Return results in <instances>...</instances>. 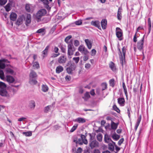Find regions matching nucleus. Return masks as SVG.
<instances>
[{
  "label": "nucleus",
  "mask_w": 153,
  "mask_h": 153,
  "mask_svg": "<svg viewBox=\"0 0 153 153\" xmlns=\"http://www.w3.org/2000/svg\"><path fill=\"white\" fill-rule=\"evenodd\" d=\"M73 141L76 144H79L80 145H82L83 143L87 144L88 143L87 140L86 139V137L83 134L81 135V138L79 139L78 140L77 139H74Z\"/></svg>",
  "instance_id": "5"
},
{
  "label": "nucleus",
  "mask_w": 153,
  "mask_h": 153,
  "mask_svg": "<svg viewBox=\"0 0 153 153\" xmlns=\"http://www.w3.org/2000/svg\"><path fill=\"white\" fill-rule=\"evenodd\" d=\"M72 38V36L71 35H69L67 36L65 39V42L68 44L69 43L68 42V41Z\"/></svg>",
  "instance_id": "46"
},
{
  "label": "nucleus",
  "mask_w": 153,
  "mask_h": 153,
  "mask_svg": "<svg viewBox=\"0 0 153 153\" xmlns=\"http://www.w3.org/2000/svg\"><path fill=\"white\" fill-rule=\"evenodd\" d=\"M124 139L123 138H121L118 142V145L120 146L124 141Z\"/></svg>",
  "instance_id": "62"
},
{
  "label": "nucleus",
  "mask_w": 153,
  "mask_h": 153,
  "mask_svg": "<svg viewBox=\"0 0 153 153\" xmlns=\"http://www.w3.org/2000/svg\"><path fill=\"white\" fill-rule=\"evenodd\" d=\"M33 67L37 69L39 68V65L38 62H33Z\"/></svg>",
  "instance_id": "44"
},
{
  "label": "nucleus",
  "mask_w": 153,
  "mask_h": 153,
  "mask_svg": "<svg viewBox=\"0 0 153 153\" xmlns=\"http://www.w3.org/2000/svg\"><path fill=\"white\" fill-rule=\"evenodd\" d=\"M90 97V96L89 94V93L88 92H86L85 94L84 95V96L82 98L83 99H84L85 100H87Z\"/></svg>",
  "instance_id": "38"
},
{
  "label": "nucleus",
  "mask_w": 153,
  "mask_h": 153,
  "mask_svg": "<svg viewBox=\"0 0 153 153\" xmlns=\"http://www.w3.org/2000/svg\"><path fill=\"white\" fill-rule=\"evenodd\" d=\"M38 1L42 2L45 5V8L48 10H50L51 7L48 5L49 2L48 0H38Z\"/></svg>",
  "instance_id": "16"
},
{
  "label": "nucleus",
  "mask_w": 153,
  "mask_h": 153,
  "mask_svg": "<svg viewBox=\"0 0 153 153\" xmlns=\"http://www.w3.org/2000/svg\"><path fill=\"white\" fill-rule=\"evenodd\" d=\"M17 14L15 13L12 12L10 15V18L11 20L15 21L17 19Z\"/></svg>",
  "instance_id": "24"
},
{
  "label": "nucleus",
  "mask_w": 153,
  "mask_h": 153,
  "mask_svg": "<svg viewBox=\"0 0 153 153\" xmlns=\"http://www.w3.org/2000/svg\"><path fill=\"white\" fill-rule=\"evenodd\" d=\"M74 122H76L79 123H83L86 122V120L83 118L78 117L73 120Z\"/></svg>",
  "instance_id": "14"
},
{
  "label": "nucleus",
  "mask_w": 153,
  "mask_h": 153,
  "mask_svg": "<svg viewBox=\"0 0 153 153\" xmlns=\"http://www.w3.org/2000/svg\"><path fill=\"white\" fill-rule=\"evenodd\" d=\"M144 41V36L142 38L141 40L139 41L137 43V47L138 49L140 51H143V43Z\"/></svg>",
  "instance_id": "9"
},
{
  "label": "nucleus",
  "mask_w": 153,
  "mask_h": 153,
  "mask_svg": "<svg viewBox=\"0 0 153 153\" xmlns=\"http://www.w3.org/2000/svg\"><path fill=\"white\" fill-rule=\"evenodd\" d=\"M113 143L114 145V146L115 147V150L116 151H115L114 152L115 153H117L120 150V148L118 147V146L116 144L115 142H113Z\"/></svg>",
  "instance_id": "41"
},
{
  "label": "nucleus",
  "mask_w": 153,
  "mask_h": 153,
  "mask_svg": "<svg viewBox=\"0 0 153 153\" xmlns=\"http://www.w3.org/2000/svg\"><path fill=\"white\" fill-rule=\"evenodd\" d=\"M45 30V29L43 28H42L38 30L36 32L37 33H41L44 32Z\"/></svg>",
  "instance_id": "53"
},
{
  "label": "nucleus",
  "mask_w": 153,
  "mask_h": 153,
  "mask_svg": "<svg viewBox=\"0 0 153 153\" xmlns=\"http://www.w3.org/2000/svg\"><path fill=\"white\" fill-rule=\"evenodd\" d=\"M148 27L149 31V33L151 30V21L150 18H149L148 19Z\"/></svg>",
  "instance_id": "40"
},
{
  "label": "nucleus",
  "mask_w": 153,
  "mask_h": 153,
  "mask_svg": "<svg viewBox=\"0 0 153 153\" xmlns=\"http://www.w3.org/2000/svg\"><path fill=\"white\" fill-rule=\"evenodd\" d=\"M101 86L102 87V90L103 91L106 89L107 88V85L106 83H102V84Z\"/></svg>",
  "instance_id": "49"
},
{
  "label": "nucleus",
  "mask_w": 153,
  "mask_h": 153,
  "mask_svg": "<svg viewBox=\"0 0 153 153\" xmlns=\"http://www.w3.org/2000/svg\"><path fill=\"white\" fill-rule=\"evenodd\" d=\"M127 114H128V117L129 118H130L131 117V109L130 107H128L127 108Z\"/></svg>",
  "instance_id": "51"
},
{
  "label": "nucleus",
  "mask_w": 153,
  "mask_h": 153,
  "mask_svg": "<svg viewBox=\"0 0 153 153\" xmlns=\"http://www.w3.org/2000/svg\"><path fill=\"white\" fill-rule=\"evenodd\" d=\"M6 71L7 73H8L11 74H13L14 73L13 71L10 68H6Z\"/></svg>",
  "instance_id": "42"
},
{
  "label": "nucleus",
  "mask_w": 153,
  "mask_h": 153,
  "mask_svg": "<svg viewBox=\"0 0 153 153\" xmlns=\"http://www.w3.org/2000/svg\"><path fill=\"white\" fill-rule=\"evenodd\" d=\"M59 48L55 46L53 48V51L56 53H59Z\"/></svg>",
  "instance_id": "61"
},
{
  "label": "nucleus",
  "mask_w": 153,
  "mask_h": 153,
  "mask_svg": "<svg viewBox=\"0 0 153 153\" xmlns=\"http://www.w3.org/2000/svg\"><path fill=\"white\" fill-rule=\"evenodd\" d=\"M112 137L115 140L117 141L119 139L120 136L115 133L112 135Z\"/></svg>",
  "instance_id": "35"
},
{
  "label": "nucleus",
  "mask_w": 153,
  "mask_h": 153,
  "mask_svg": "<svg viewBox=\"0 0 153 153\" xmlns=\"http://www.w3.org/2000/svg\"><path fill=\"white\" fill-rule=\"evenodd\" d=\"M46 13V11L44 9H42L37 12L34 15L35 19L38 22L41 21L42 17L44 16Z\"/></svg>",
  "instance_id": "3"
},
{
  "label": "nucleus",
  "mask_w": 153,
  "mask_h": 153,
  "mask_svg": "<svg viewBox=\"0 0 153 153\" xmlns=\"http://www.w3.org/2000/svg\"><path fill=\"white\" fill-rule=\"evenodd\" d=\"M96 51L95 49H92L91 51V55L92 56H95L96 53Z\"/></svg>",
  "instance_id": "55"
},
{
  "label": "nucleus",
  "mask_w": 153,
  "mask_h": 153,
  "mask_svg": "<svg viewBox=\"0 0 153 153\" xmlns=\"http://www.w3.org/2000/svg\"><path fill=\"white\" fill-rule=\"evenodd\" d=\"M65 79L67 81H70L71 79V77L69 75H67L65 76Z\"/></svg>",
  "instance_id": "64"
},
{
  "label": "nucleus",
  "mask_w": 153,
  "mask_h": 153,
  "mask_svg": "<svg viewBox=\"0 0 153 153\" xmlns=\"http://www.w3.org/2000/svg\"><path fill=\"white\" fill-rule=\"evenodd\" d=\"M79 59L80 58L79 57H74L73 58V60L75 62L76 64H77L79 62Z\"/></svg>",
  "instance_id": "48"
},
{
  "label": "nucleus",
  "mask_w": 153,
  "mask_h": 153,
  "mask_svg": "<svg viewBox=\"0 0 153 153\" xmlns=\"http://www.w3.org/2000/svg\"><path fill=\"white\" fill-rule=\"evenodd\" d=\"M36 106V103L34 101L32 100L30 101L29 106L32 109H33Z\"/></svg>",
  "instance_id": "27"
},
{
  "label": "nucleus",
  "mask_w": 153,
  "mask_h": 153,
  "mask_svg": "<svg viewBox=\"0 0 153 153\" xmlns=\"http://www.w3.org/2000/svg\"><path fill=\"white\" fill-rule=\"evenodd\" d=\"M24 18V16H20L18 18L16 22V24L18 25L22 24L23 22V20Z\"/></svg>",
  "instance_id": "20"
},
{
  "label": "nucleus",
  "mask_w": 153,
  "mask_h": 153,
  "mask_svg": "<svg viewBox=\"0 0 153 153\" xmlns=\"http://www.w3.org/2000/svg\"><path fill=\"white\" fill-rule=\"evenodd\" d=\"M85 42L88 48L89 49H91L92 46V44L91 41L87 39L85 40Z\"/></svg>",
  "instance_id": "21"
},
{
  "label": "nucleus",
  "mask_w": 153,
  "mask_h": 153,
  "mask_svg": "<svg viewBox=\"0 0 153 153\" xmlns=\"http://www.w3.org/2000/svg\"><path fill=\"white\" fill-rule=\"evenodd\" d=\"M122 8L121 7H119L118 10L117 15V19L119 20H121L122 18Z\"/></svg>",
  "instance_id": "23"
},
{
  "label": "nucleus",
  "mask_w": 153,
  "mask_h": 153,
  "mask_svg": "<svg viewBox=\"0 0 153 153\" xmlns=\"http://www.w3.org/2000/svg\"><path fill=\"white\" fill-rule=\"evenodd\" d=\"M0 95L2 96L9 97L6 90V85L1 82H0Z\"/></svg>",
  "instance_id": "4"
},
{
  "label": "nucleus",
  "mask_w": 153,
  "mask_h": 153,
  "mask_svg": "<svg viewBox=\"0 0 153 153\" xmlns=\"http://www.w3.org/2000/svg\"><path fill=\"white\" fill-rule=\"evenodd\" d=\"M51 107L50 105L47 106L45 107V108L44 111L46 113H47L48 112V111L49 110L50 108V107Z\"/></svg>",
  "instance_id": "58"
},
{
  "label": "nucleus",
  "mask_w": 153,
  "mask_h": 153,
  "mask_svg": "<svg viewBox=\"0 0 153 153\" xmlns=\"http://www.w3.org/2000/svg\"><path fill=\"white\" fill-rule=\"evenodd\" d=\"M76 67V65L74 63L71 64L70 66L66 68V70L67 72L69 74H72L73 71L75 70Z\"/></svg>",
  "instance_id": "8"
},
{
  "label": "nucleus",
  "mask_w": 153,
  "mask_h": 153,
  "mask_svg": "<svg viewBox=\"0 0 153 153\" xmlns=\"http://www.w3.org/2000/svg\"><path fill=\"white\" fill-rule=\"evenodd\" d=\"M60 55V53H53L52 54L51 57L52 58H55L58 56Z\"/></svg>",
  "instance_id": "52"
},
{
  "label": "nucleus",
  "mask_w": 153,
  "mask_h": 153,
  "mask_svg": "<svg viewBox=\"0 0 153 153\" xmlns=\"http://www.w3.org/2000/svg\"><path fill=\"white\" fill-rule=\"evenodd\" d=\"M109 67L113 71H114L116 70V67L114 62H111L109 64Z\"/></svg>",
  "instance_id": "34"
},
{
  "label": "nucleus",
  "mask_w": 153,
  "mask_h": 153,
  "mask_svg": "<svg viewBox=\"0 0 153 153\" xmlns=\"http://www.w3.org/2000/svg\"><path fill=\"white\" fill-rule=\"evenodd\" d=\"M78 126V124H75L71 129L70 132H74L75 130H76L77 127Z\"/></svg>",
  "instance_id": "43"
},
{
  "label": "nucleus",
  "mask_w": 153,
  "mask_h": 153,
  "mask_svg": "<svg viewBox=\"0 0 153 153\" xmlns=\"http://www.w3.org/2000/svg\"><path fill=\"white\" fill-rule=\"evenodd\" d=\"M31 21V16L30 14H27V18L26 20V25H27V24L30 23Z\"/></svg>",
  "instance_id": "29"
},
{
  "label": "nucleus",
  "mask_w": 153,
  "mask_h": 153,
  "mask_svg": "<svg viewBox=\"0 0 153 153\" xmlns=\"http://www.w3.org/2000/svg\"><path fill=\"white\" fill-rule=\"evenodd\" d=\"M37 82L36 78H29V83L31 85L36 84Z\"/></svg>",
  "instance_id": "30"
},
{
  "label": "nucleus",
  "mask_w": 153,
  "mask_h": 153,
  "mask_svg": "<svg viewBox=\"0 0 153 153\" xmlns=\"http://www.w3.org/2000/svg\"><path fill=\"white\" fill-rule=\"evenodd\" d=\"M122 86L124 90L125 94L126 95V97H127L128 96L127 89L124 82H122Z\"/></svg>",
  "instance_id": "36"
},
{
  "label": "nucleus",
  "mask_w": 153,
  "mask_h": 153,
  "mask_svg": "<svg viewBox=\"0 0 153 153\" xmlns=\"http://www.w3.org/2000/svg\"><path fill=\"white\" fill-rule=\"evenodd\" d=\"M67 60V58L64 56H60L58 59V62L61 64L65 63Z\"/></svg>",
  "instance_id": "11"
},
{
  "label": "nucleus",
  "mask_w": 153,
  "mask_h": 153,
  "mask_svg": "<svg viewBox=\"0 0 153 153\" xmlns=\"http://www.w3.org/2000/svg\"><path fill=\"white\" fill-rule=\"evenodd\" d=\"M48 87L46 85H42V91L45 92H47L48 90Z\"/></svg>",
  "instance_id": "33"
},
{
  "label": "nucleus",
  "mask_w": 153,
  "mask_h": 153,
  "mask_svg": "<svg viewBox=\"0 0 153 153\" xmlns=\"http://www.w3.org/2000/svg\"><path fill=\"white\" fill-rule=\"evenodd\" d=\"M23 134L27 137L30 136L32 134V132L30 131L24 132Z\"/></svg>",
  "instance_id": "45"
},
{
  "label": "nucleus",
  "mask_w": 153,
  "mask_h": 153,
  "mask_svg": "<svg viewBox=\"0 0 153 153\" xmlns=\"http://www.w3.org/2000/svg\"><path fill=\"white\" fill-rule=\"evenodd\" d=\"M8 61L7 59H0V78L1 79L4 78V75L3 70L6 67V63Z\"/></svg>",
  "instance_id": "1"
},
{
  "label": "nucleus",
  "mask_w": 153,
  "mask_h": 153,
  "mask_svg": "<svg viewBox=\"0 0 153 153\" xmlns=\"http://www.w3.org/2000/svg\"><path fill=\"white\" fill-rule=\"evenodd\" d=\"M104 141L106 143H109L110 142L113 143V142L110 138V136L107 134H105L104 136Z\"/></svg>",
  "instance_id": "17"
},
{
  "label": "nucleus",
  "mask_w": 153,
  "mask_h": 153,
  "mask_svg": "<svg viewBox=\"0 0 153 153\" xmlns=\"http://www.w3.org/2000/svg\"><path fill=\"white\" fill-rule=\"evenodd\" d=\"M75 23L76 25H79L82 24V22L81 20H78L76 21Z\"/></svg>",
  "instance_id": "57"
},
{
  "label": "nucleus",
  "mask_w": 153,
  "mask_h": 153,
  "mask_svg": "<svg viewBox=\"0 0 153 153\" xmlns=\"http://www.w3.org/2000/svg\"><path fill=\"white\" fill-rule=\"evenodd\" d=\"M5 8L6 11L7 12L9 11L10 10V6L8 4H7L5 6Z\"/></svg>",
  "instance_id": "63"
},
{
  "label": "nucleus",
  "mask_w": 153,
  "mask_h": 153,
  "mask_svg": "<svg viewBox=\"0 0 153 153\" xmlns=\"http://www.w3.org/2000/svg\"><path fill=\"white\" fill-rule=\"evenodd\" d=\"M63 67L60 66H57L56 68V72L57 74H59L62 72L63 70Z\"/></svg>",
  "instance_id": "31"
},
{
  "label": "nucleus",
  "mask_w": 153,
  "mask_h": 153,
  "mask_svg": "<svg viewBox=\"0 0 153 153\" xmlns=\"http://www.w3.org/2000/svg\"><path fill=\"white\" fill-rule=\"evenodd\" d=\"M37 74L33 70H31L29 75L30 78H36L37 77Z\"/></svg>",
  "instance_id": "25"
},
{
  "label": "nucleus",
  "mask_w": 153,
  "mask_h": 153,
  "mask_svg": "<svg viewBox=\"0 0 153 153\" xmlns=\"http://www.w3.org/2000/svg\"><path fill=\"white\" fill-rule=\"evenodd\" d=\"M97 140L99 142H101L102 141V135L101 134L99 133L97 135Z\"/></svg>",
  "instance_id": "39"
},
{
  "label": "nucleus",
  "mask_w": 153,
  "mask_h": 153,
  "mask_svg": "<svg viewBox=\"0 0 153 153\" xmlns=\"http://www.w3.org/2000/svg\"><path fill=\"white\" fill-rule=\"evenodd\" d=\"M116 35L119 40L121 41L123 39V33L122 30L120 28L117 27L116 29Z\"/></svg>",
  "instance_id": "7"
},
{
  "label": "nucleus",
  "mask_w": 153,
  "mask_h": 153,
  "mask_svg": "<svg viewBox=\"0 0 153 153\" xmlns=\"http://www.w3.org/2000/svg\"><path fill=\"white\" fill-rule=\"evenodd\" d=\"M50 47L49 46H47L45 50L42 52V56L43 59H44L45 57L47 56L48 55V50Z\"/></svg>",
  "instance_id": "12"
},
{
  "label": "nucleus",
  "mask_w": 153,
  "mask_h": 153,
  "mask_svg": "<svg viewBox=\"0 0 153 153\" xmlns=\"http://www.w3.org/2000/svg\"><path fill=\"white\" fill-rule=\"evenodd\" d=\"M78 51H80L82 53L86 55L89 53V52L85 47L83 45H80L78 48Z\"/></svg>",
  "instance_id": "10"
},
{
  "label": "nucleus",
  "mask_w": 153,
  "mask_h": 153,
  "mask_svg": "<svg viewBox=\"0 0 153 153\" xmlns=\"http://www.w3.org/2000/svg\"><path fill=\"white\" fill-rule=\"evenodd\" d=\"M141 120V115H140V116H139V117H138V118L137 120V123H136V124L134 128H135V130H136L137 129V128L140 123Z\"/></svg>",
  "instance_id": "26"
},
{
  "label": "nucleus",
  "mask_w": 153,
  "mask_h": 153,
  "mask_svg": "<svg viewBox=\"0 0 153 153\" xmlns=\"http://www.w3.org/2000/svg\"><path fill=\"white\" fill-rule=\"evenodd\" d=\"M108 149L111 151H113L114 150V145L113 143H110L108 144Z\"/></svg>",
  "instance_id": "28"
},
{
  "label": "nucleus",
  "mask_w": 153,
  "mask_h": 153,
  "mask_svg": "<svg viewBox=\"0 0 153 153\" xmlns=\"http://www.w3.org/2000/svg\"><path fill=\"white\" fill-rule=\"evenodd\" d=\"M91 24L92 25L97 27L99 29H101L100 22L99 21H92L91 22Z\"/></svg>",
  "instance_id": "13"
},
{
  "label": "nucleus",
  "mask_w": 153,
  "mask_h": 153,
  "mask_svg": "<svg viewBox=\"0 0 153 153\" xmlns=\"http://www.w3.org/2000/svg\"><path fill=\"white\" fill-rule=\"evenodd\" d=\"M119 57L120 59V63L123 65V63L125 62V55L126 52V48L125 46L123 47L122 49V52H121L120 49L119 48Z\"/></svg>",
  "instance_id": "2"
},
{
  "label": "nucleus",
  "mask_w": 153,
  "mask_h": 153,
  "mask_svg": "<svg viewBox=\"0 0 153 153\" xmlns=\"http://www.w3.org/2000/svg\"><path fill=\"white\" fill-rule=\"evenodd\" d=\"M7 81L10 83H13L14 81V78L10 76H7Z\"/></svg>",
  "instance_id": "32"
},
{
  "label": "nucleus",
  "mask_w": 153,
  "mask_h": 153,
  "mask_svg": "<svg viewBox=\"0 0 153 153\" xmlns=\"http://www.w3.org/2000/svg\"><path fill=\"white\" fill-rule=\"evenodd\" d=\"M74 44L75 46H78L79 45V42L78 40H76L74 41Z\"/></svg>",
  "instance_id": "59"
},
{
  "label": "nucleus",
  "mask_w": 153,
  "mask_h": 153,
  "mask_svg": "<svg viewBox=\"0 0 153 153\" xmlns=\"http://www.w3.org/2000/svg\"><path fill=\"white\" fill-rule=\"evenodd\" d=\"M137 33L136 32L134 36L133 39V41L135 42H136L137 41V38L138 37V35H137Z\"/></svg>",
  "instance_id": "54"
},
{
  "label": "nucleus",
  "mask_w": 153,
  "mask_h": 153,
  "mask_svg": "<svg viewBox=\"0 0 153 153\" xmlns=\"http://www.w3.org/2000/svg\"><path fill=\"white\" fill-rule=\"evenodd\" d=\"M60 48L62 52L63 53H65L66 52V49L65 46L63 45H61Z\"/></svg>",
  "instance_id": "47"
},
{
  "label": "nucleus",
  "mask_w": 153,
  "mask_h": 153,
  "mask_svg": "<svg viewBox=\"0 0 153 153\" xmlns=\"http://www.w3.org/2000/svg\"><path fill=\"white\" fill-rule=\"evenodd\" d=\"M118 124L119 123H115L111 121V129L114 131L115 130L117 129Z\"/></svg>",
  "instance_id": "18"
},
{
  "label": "nucleus",
  "mask_w": 153,
  "mask_h": 153,
  "mask_svg": "<svg viewBox=\"0 0 153 153\" xmlns=\"http://www.w3.org/2000/svg\"><path fill=\"white\" fill-rule=\"evenodd\" d=\"M113 109L117 111V113H119L120 112V109L117 107L116 105H114L113 107Z\"/></svg>",
  "instance_id": "50"
},
{
  "label": "nucleus",
  "mask_w": 153,
  "mask_h": 153,
  "mask_svg": "<svg viewBox=\"0 0 153 153\" xmlns=\"http://www.w3.org/2000/svg\"><path fill=\"white\" fill-rule=\"evenodd\" d=\"M107 21L106 19H102L101 22V25L103 29H105L106 27Z\"/></svg>",
  "instance_id": "22"
},
{
  "label": "nucleus",
  "mask_w": 153,
  "mask_h": 153,
  "mask_svg": "<svg viewBox=\"0 0 153 153\" xmlns=\"http://www.w3.org/2000/svg\"><path fill=\"white\" fill-rule=\"evenodd\" d=\"M117 102L120 106H123L124 105L125 101L123 98L120 97L118 98Z\"/></svg>",
  "instance_id": "19"
},
{
  "label": "nucleus",
  "mask_w": 153,
  "mask_h": 153,
  "mask_svg": "<svg viewBox=\"0 0 153 153\" xmlns=\"http://www.w3.org/2000/svg\"><path fill=\"white\" fill-rule=\"evenodd\" d=\"M25 9L26 10V11L28 12H30V6L28 4H26L25 6Z\"/></svg>",
  "instance_id": "60"
},
{
  "label": "nucleus",
  "mask_w": 153,
  "mask_h": 153,
  "mask_svg": "<svg viewBox=\"0 0 153 153\" xmlns=\"http://www.w3.org/2000/svg\"><path fill=\"white\" fill-rule=\"evenodd\" d=\"M6 2V0H0V5L1 6L4 5Z\"/></svg>",
  "instance_id": "56"
},
{
  "label": "nucleus",
  "mask_w": 153,
  "mask_h": 153,
  "mask_svg": "<svg viewBox=\"0 0 153 153\" xmlns=\"http://www.w3.org/2000/svg\"><path fill=\"white\" fill-rule=\"evenodd\" d=\"M110 86L113 87L115 85V80L114 79H110L109 81Z\"/></svg>",
  "instance_id": "37"
},
{
  "label": "nucleus",
  "mask_w": 153,
  "mask_h": 153,
  "mask_svg": "<svg viewBox=\"0 0 153 153\" xmlns=\"http://www.w3.org/2000/svg\"><path fill=\"white\" fill-rule=\"evenodd\" d=\"M99 145V143L96 140L92 141L90 144V146L91 149H93L95 147H98Z\"/></svg>",
  "instance_id": "15"
},
{
  "label": "nucleus",
  "mask_w": 153,
  "mask_h": 153,
  "mask_svg": "<svg viewBox=\"0 0 153 153\" xmlns=\"http://www.w3.org/2000/svg\"><path fill=\"white\" fill-rule=\"evenodd\" d=\"M76 50L74 47L72 42L71 41L68 44V55L71 56L74 54V53Z\"/></svg>",
  "instance_id": "6"
}]
</instances>
